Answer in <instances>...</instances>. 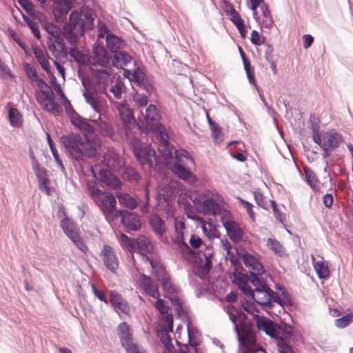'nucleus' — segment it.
Returning a JSON list of instances; mask_svg holds the SVG:
<instances>
[{"label": "nucleus", "instance_id": "nucleus-15", "mask_svg": "<svg viewBox=\"0 0 353 353\" xmlns=\"http://www.w3.org/2000/svg\"><path fill=\"white\" fill-rule=\"evenodd\" d=\"M251 299H254L258 304L262 305H268L272 300L277 303H279V300H280L276 292L268 285L265 288H254Z\"/></svg>", "mask_w": 353, "mask_h": 353}, {"label": "nucleus", "instance_id": "nucleus-22", "mask_svg": "<svg viewBox=\"0 0 353 353\" xmlns=\"http://www.w3.org/2000/svg\"><path fill=\"white\" fill-rule=\"evenodd\" d=\"M256 327L259 330L263 331L266 334L272 337L275 335L276 324L270 319L256 315L254 317Z\"/></svg>", "mask_w": 353, "mask_h": 353}, {"label": "nucleus", "instance_id": "nucleus-62", "mask_svg": "<svg viewBox=\"0 0 353 353\" xmlns=\"http://www.w3.org/2000/svg\"><path fill=\"white\" fill-rule=\"evenodd\" d=\"M259 275H251L250 282L254 287V288H265L268 285L263 279H261L258 277Z\"/></svg>", "mask_w": 353, "mask_h": 353}, {"label": "nucleus", "instance_id": "nucleus-63", "mask_svg": "<svg viewBox=\"0 0 353 353\" xmlns=\"http://www.w3.org/2000/svg\"><path fill=\"white\" fill-rule=\"evenodd\" d=\"M277 345L280 353H295L288 341H279Z\"/></svg>", "mask_w": 353, "mask_h": 353}, {"label": "nucleus", "instance_id": "nucleus-26", "mask_svg": "<svg viewBox=\"0 0 353 353\" xmlns=\"http://www.w3.org/2000/svg\"><path fill=\"white\" fill-rule=\"evenodd\" d=\"M200 207L201 208V210L203 212V214L206 215L214 216L217 214L222 213V209L220 208V205L218 203V202L215 201L212 198L205 199L200 205Z\"/></svg>", "mask_w": 353, "mask_h": 353}, {"label": "nucleus", "instance_id": "nucleus-46", "mask_svg": "<svg viewBox=\"0 0 353 353\" xmlns=\"http://www.w3.org/2000/svg\"><path fill=\"white\" fill-rule=\"evenodd\" d=\"M228 314L230 316V320L234 325V328L236 330H239L240 326L238 323V320L241 319V313L232 305L228 306L227 309Z\"/></svg>", "mask_w": 353, "mask_h": 353}, {"label": "nucleus", "instance_id": "nucleus-58", "mask_svg": "<svg viewBox=\"0 0 353 353\" xmlns=\"http://www.w3.org/2000/svg\"><path fill=\"white\" fill-rule=\"evenodd\" d=\"M157 300L156 301L155 303H154V306L160 312V313L163 315L165 314H168V311H169V306L168 305L165 304V303L164 302V301L161 299H159V297L157 298Z\"/></svg>", "mask_w": 353, "mask_h": 353}, {"label": "nucleus", "instance_id": "nucleus-42", "mask_svg": "<svg viewBox=\"0 0 353 353\" xmlns=\"http://www.w3.org/2000/svg\"><path fill=\"white\" fill-rule=\"evenodd\" d=\"M120 242L121 245L129 252H133L137 250V239H131L125 234H121Z\"/></svg>", "mask_w": 353, "mask_h": 353}, {"label": "nucleus", "instance_id": "nucleus-61", "mask_svg": "<svg viewBox=\"0 0 353 353\" xmlns=\"http://www.w3.org/2000/svg\"><path fill=\"white\" fill-rule=\"evenodd\" d=\"M242 307L245 312L250 314L254 315V316L257 315L256 313L259 312L256 304L252 302L247 301L245 303L242 305Z\"/></svg>", "mask_w": 353, "mask_h": 353}, {"label": "nucleus", "instance_id": "nucleus-64", "mask_svg": "<svg viewBox=\"0 0 353 353\" xmlns=\"http://www.w3.org/2000/svg\"><path fill=\"white\" fill-rule=\"evenodd\" d=\"M46 30L48 33L53 36L54 38H57L61 33L60 28L52 23L46 24Z\"/></svg>", "mask_w": 353, "mask_h": 353}, {"label": "nucleus", "instance_id": "nucleus-31", "mask_svg": "<svg viewBox=\"0 0 353 353\" xmlns=\"http://www.w3.org/2000/svg\"><path fill=\"white\" fill-rule=\"evenodd\" d=\"M117 331L121 345L133 340L132 332L125 322L120 323Z\"/></svg>", "mask_w": 353, "mask_h": 353}, {"label": "nucleus", "instance_id": "nucleus-49", "mask_svg": "<svg viewBox=\"0 0 353 353\" xmlns=\"http://www.w3.org/2000/svg\"><path fill=\"white\" fill-rule=\"evenodd\" d=\"M353 322V312L350 314L335 320V325L340 328L347 327L350 323Z\"/></svg>", "mask_w": 353, "mask_h": 353}, {"label": "nucleus", "instance_id": "nucleus-54", "mask_svg": "<svg viewBox=\"0 0 353 353\" xmlns=\"http://www.w3.org/2000/svg\"><path fill=\"white\" fill-rule=\"evenodd\" d=\"M20 6L31 16H35V10L33 4L28 0H17Z\"/></svg>", "mask_w": 353, "mask_h": 353}, {"label": "nucleus", "instance_id": "nucleus-37", "mask_svg": "<svg viewBox=\"0 0 353 353\" xmlns=\"http://www.w3.org/2000/svg\"><path fill=\"white\" fill-rule=\"evenodd\" d=\"M124 74L128 77L130 81L137 83L146 78L145 72L139 67L135 68L133 70H124Z\"/></svg>", "mask_w": 353, "mask_h": 353}, {"label": "nucleus", "instance_id": "nucleus-51", "mask_svg": "<svg viewBox=\"0 0 353 353\" xmlns=\"http://www.w3.org/2000/svg\"><path fill=\"white\" fill-rule=\"evenodd\" d=\"M140 88L146 92L147 95H151L154 90L153 83L147 77L137 83Z\"/></svg>", "mask_w": 353, "mask_h": 353}, {"label": "nucleus", "instance_id": "nucleus-41", "mask_svg": "<svg viewBox=\"0 0 353 353\" xmlns=\"http://www.w3.org/2000/svg\"><path fill=\"white\" fill-rule=\"evenodd\" d=\"M110 92L112 93L116 99H121L122 94L126 92L125 83L121 79H117L115 83L110 88Z\"/></svg>", "mask_w": 353, "mask_h": 353}, {"label": "nucleus", "instance_id": "nucleus-1", "mask_svg": "<svg viewBox=\"0 0 353 353\" xmlns=\"http://www.w3.org/2000/svg\"><path fill=\"white\" fill-rule=\"evenodd\" d=\"M90 70L96 79V85L90 77L81 74L79 79L84 88L83 95L85 101L91 105L94 110L101 114L103 101L99 98L98 92H105L109 82L112 81L113 77L111 74L110 67L97 69L92 67V70Z\"/></svg>", "mask_w": 353, "mask_h": 353}, {"label": "nucleus", "instance_id": "nucleus-52", "mask_svg": "<svg viewBox=\"0 0 353 353\" xmlns=\"http://www.w3.org/2000/svg\"><path fill=\"white\" fill-rule=\"evenodd\" d=\"M24 21L27 23L35 37L38 39L41 38V34L39 30V25L37 22L30 19L28 17L23 15Z\"/></svg>", "mask_w": 353, "mask_h": 353}, {"label": "nucleus", "instance_id": "nucleus-33", "mask_svg": "<svg viewBox=\"0 0 353 353\" xmlns=\"http://www.w3.org/2000/svg\"><path fill=\"white\" fill-rule=\"evenodd\" d=\"M33 52L37 61L39 63L42 68L49 74H51L50 64L48 59V54L46 51L41 48H35Z\"/></svg>", "mask_w": 353, "mask_h": 353}, {"label": "nucleus", "instance_id": "nucleus-8", "mask_svg": "<svg viewBox=\"0 0 353 353\" xmlns=\"http://www.w3.org/2000/svg\"><path fill=\"white\" fill-rule=\"evenodd\" d=\"M134 155L140 164L148 165L150 167L152 165V158L154 157L155 152L150 145L143 144L139 139L134 136L131 140Z\"/></svg>", "mask_w": 353, "mask_h": 353}, {"label": "nucleus", "instance_id": "nucleus-18", "mask_svg": "<svg viewBox=\"0 0 353 353\" xmlns=\"http://www.w3.org/2000/svg\"><path fill=\"white\" fill-rule=\"evenodd\" d=\"M236 331L238 334L241 343L243 346L249 348V350H252L251 348L254 347L255 345L256 336L251 326L246 323H241L239 330Z\"/></svg>", "mask_w": 353, "mask_h": 353}, {"label": "nucleus", "instance_id": "nucleus-48", "mask_svg": "<svg viewBox=\"0 0 353 353\" xmlns=\"http://www.w3.org/2000/svg\"><path fill=\"white\" fill-rule=\"evenodd\" d=\"M133 101L139 108H145L148 103V97L146 94L136 92Z\"/></svg>", "mask_w": 353, "mask_h": 353}, {"label": "nucleus", "instance_id": "nucleus-25", "mask_svg": "<svg viewBox=\"0 0 353 353\" xmlns=\"http://www.w3.org/2000/svg\"><path fill=\"white\" fill-rule=\"evenodd\" d=\"M116 108L119 112V117L124 123H133V125L137 128L134 124V118L133 112L130 105L125 101L117 103L115 105Z\"/></svg>", "mask_w": 353, "mask_h": 353}, {"label": "nucleus", "instance_id": "nucleus-4", "mask_svg": "<svg viewBox=\"0 0 353 353\" xmlns=\"http://www.w3.org/2000/svg\"><path fill=\"white\" fill-rule=\"evenodd\" d=\"M88 192L109 223L114 221L117 200L112 193L99 188L95 181L87 183Z\"/></svg>", "mask_w": 353, "mask_h": 353}, {"label": "nucleus", "instance_id": "nucleus-29", "mask_svg": "<svg viewBox=\"0 0 353 353\" xmlns=\"http://www.w3.org/2000/svg\"><path fill=\"white\" fill-rule=\"evenodd\" d=\"M48 46L49 50L55 58L64 57L66 55L63 43L57 38L50 39L48 41Z\"/></svg>", "mask_w": 353, "mask_h": 353}, {"label": "nucleus", "instance_id": "nucleus-21", "mask_svg": "<svg viewBox=\"0 0 353 353\" xmlns=\"http://www.w3.org/2000/svg\"><path fill=\"white\" fill-rule=\"evenodd\" d=\"M139 281L141 288L148 295L153 298H158L159 296L158 285L150 276L141 274L139 277Z\"/></svg>", "mask_w": 353, "mask_h": 353}, {"label": "nucleus", "instance_id": "nucleus-56", "mask_svg": "<svg viewBox=\"0 0 353 353\" xmlns=\"http://www.w3.org/2000/svg\"><path fill=\"white\" fill-rule=\"evenodd\" d=\"M132 123H123L121 126H119L118 128V134L121 139H130V125Z\"/></svg>", "mask_w": 353, "mask_h": 353}, {"label": "nucleus", "instance_id": "nucleus-59", "mask_svg": "<svg viewBox=\"0 0 353 353\" xmlns=\"http://www.w3.org/2000/svg\"><path fill=\"white\" fill-rule=\"evenodd\" d=\"M121 345L127 353H137L141 349V347L137 343H135L133 340L128 341Z\"/></svg>", "mask_w": 353, "mask_h": 353}, {"label": "nucleus", "instance_id": "nucleus-24", "mask_svg": "<svg viewBox=\"0 0 353 353\" xmlns=\"http://www.w3.org/2000/svg\"><path fill=\"white\" fill-rule=\"evenodd\" d=\"M110 301L112 305L125 314H128L130 311V307L121 295L116 290L110 292Z\"/></svg>", "mask_w": 353, "mask_h": 353}, {"label": "nucleus", "instance_id": "nucleus-60", "mask_svg": "<svg viewBox=\"0 0 353 353\" xmlns=\"http://www.w3.org/2000/svg\"><path fill=\"white\" fill-rule=\"evenodd\" d=\"M124 177L130 181L137 182L140 179V176L134 169H127L124 173Z\"/></svg>", "mask_w": 353, "mask_h": 353}, {"label": "nucleus", "instance_id": "nucleus-12", "mask_svg": "<svg viewBox=\"0 0 353 353\" xmlns=\"http://www.w3.org/2000/svg\"><path fill=\"white\" fill-rule=\"evenodd\" d=\"M221 222L226 230L228 236L233 242L238 243L243 239V230L241 228L239 223L230 219V212L228 211L223 210Z\"/></svg>", "mask_w": 353, "mask_h": 353}, {"label": "nucleus", "instance_id": "nucleus-6", "mask_svg": "<svg viewBox=\"0 0 353 353\" xmlns=\"http://www.w3.org/2000/svg\"><path fill=\"white\" fill-rule=\"evenodd\" d=\"M314 141L319 144L324 151V155L327 157L332 150L339 147L342 140V136L334 130L325 132L322 135L316 132L313 134Z\"/></svg>", "mask_w": 353, "mask_h": 353}, {"label": "nucleus", "instance_id": "nucleus-39", "mask_svg": "<svg viewBox=\"0 0 353 353\" xmlns=\"http://www.w3.org/2000/svg\"><path fill=\"white\" fill-rule=\"evenodd\" d=\"M106 46L113 53L116 50H120L123 46V41L118 37L112 34H108L106 36Z\"/></svg>", "mask_w": 353, "mask_h": 353}, {"label": "nucleus", "instance_id": "nucleus-16", "mask_svg": "<svg viewBox=\"0 0 353 353\" xmlns=\"http://www.w3.org/2000/svg\"><path fill=\"white\" fill-rule=\"evenodd\" d=\"M120 216L121 222L128 230L135 231L141 228L139 219L134 213L125 210H119L115 213L114 221Z\"/></svg>", "mask_w": 353, "mask_h": 353}, {"label": "nucleus", "instance_id": "nucleus-34", "mask_svg": "<svg viewBox=\"0 0 353 353\" xmlns=\"http://www.w3.org/2000/svg\"><path fill=\"white\" fill-rule=\"evenodd\" d=\"M292 336V327L290 325H284L281 326L276 325L275 335L272 337L279 341H288Z\"/></svg>", "mask_w": 353, "mask_h": 353}, {"label": "nucleus", "instance_id": "nucleus-38", "mask_svg": "<svg viewBox=\"0 0 353 353\" xmlns=\"http://www.w3.org/2000/svg\"><path fill=\"white\" fill-rule=\"evenodd\" d=\"M230 16L231 21L238 29L240 34L243 38H245L246 37L247 32L243 20L241 19L240 14L235 10H233L231 12Z\"/></svg>", "mask_w": 353, "mask_h": 353}, {"label": "nucleus", "instance_id": "nucleus-55", "mask_svg": "<svg viewBox=\"0 0 353 353\" xmlns=\"http://www.w3.org/2000/svg\"><path fill=\"white\" fill-rule=\"evenodd\" d=\"M71 241L83 253H85L88 251V245L85 244L83 240V238L80 236L79 234L76 236H73V239H71Z\"/></svg>", "mask_w": 353, "mask_h": 353}, {"label": "nucleus", "instance_id": "nucleus-10", "mask_svg": "<svg viewBox=\"0 0 353 353\" xmlns=\"http://www.w3.org/2000/svg\"><path fill=\"white\" fill-rule=\"evenodd\" d=\"M61 139L72 157L79 163H81V160H82L81 145L83 137L80 134H71L62 136Z\"/></svg>", "mask_w": 353, "mask_h": 353}, {"label": "nucleus", "instance_id": "nucleus-40", "mask_svg": "<svg viewBox=\"0 0 353 353\" xmlns=\"http://www.w3.org/2000/svg\"><path fill=\"white\" fill-rule=\"evenodd\" d=\"M312 260L314 267L317 273L318 276L320 279H325L330 274L327 264L323 259H321L319 261L315 262L314 256H312Z\"/></svg>", "mask_w": 353, "mask_h": 353}, {"label": "nucleus", "instance_id": "nucleus-32", "mask_svg": "<svg viewBox=\"0 0 353 353\" xmlns=\"http://www.w3.org/2000/svg\"><path fill=\"white\" fill-rule=\"evenodd\" d=\"M174 243L176 245L177 250L180 252L182 257L187 260L192 258L195 254L192 248L184 241L183 238H176L174 241Z\"/></svg>", "mask_w": 353, "mask_h": 353}, {"label": "nucleus", "instance_id": "nucleus-9", "mask_svg": "<svg viewBox=\"0 0 353 353\" xmlns=\"http://www.w3.org/2000/svg\"><path fill=\"white\" fill-rule=\"evenodd\" d=\"M38 103L42 108L54 115L62 112L61 106L54 101V94L52 90L48 91H38L36 94Z\"/></svg>", "mask_w": 353, "mask_h": 353}, {"label": "nucleus", "instance_id": "nucleus-11", "mask_svg": "<svg viewBox=\"0 0 353 353\" xmlns=\"http://www.w3.org/2000/svg\"><path fill=\"white\" fill-rule=\"evenodd\" d=\"M91 171L98 181L103 183L108 188L115 190L121 188V181L109 170L101 169L99 165H96L94 168H91Z\"/></svg>", "mask_w": 353, "mask_h": 353}, {"label": "nucleus", "instance_id": "nucleus-5", "mask_svg": "<svg viewBox=\"0 0 353 353\" xmlns=\"http://www.w3.org/2000/svg\"><path fill=\"white\" fill-rule=\"evenodd\" d=\"M174 153V163L171 168L172 172L179 179L190 183H195L196 177L189 168L190 164H194V160L190 153L183 149L175 150Z\"/></svg>", "mask_w": 353, "mask_h": 353}, {"label": "nucleus", "instance_id": "nucleus-36", "mask_svg": "<svg viewBox=\"0 0 353 353\" xmlns=\"http://www.w3.org/2000/svg\"><path fill=\"white\" fill-rule=\"evenodd\" d=\"M116 196L119 204L130 209H134L137 206V202L134 198L130 194L123 192H116Z\"/></svg>", "mask_w": 353, "mask_h": 353}, {"label": "nucleus", "instance_id": "nucleus-28", "mask_svg": "<svg viewBox=\"0 0 353 353\" xmlns=\"http://www.w3.org/2000/svg\"><path fill=\"white\" fill-rule=\"evenodd\" d=\"M307 183L310 188L316 192L323 191L324 183H321L316 174L308 168H303Z\"/></svg>", "mask_w": 353, "mask_h": 353}, {"label": "nucleus", "instance_id": "nucleus-47", "mask_svg": "<svg viewBox=\"0 0 353 353\" xmlns=\"http://www.w3.org/2000/svg\"><path fill=\"white\" fill-rule=\"evenodd\" d=\"M137 249L150 252L152 249V245L149 239L145 236H139L137 239Z\"/></svg>", "mask_w": 353, "mask_h": 353}, {"label": "nucleus", "instance_id": "nucleus-19", "mask_svg": "<svg viewBox=\"0 0 353 353\" xmlns=\"http://www.w3.org/2000/svg\"><path fill=\"white\" fill-rule=\"evenodd\" d=\"M103 165L112 171L119 170L124 165L123 161L114 151L108 150L103 157Z\"/></svg>", "mask_w": 353, "mask_h": 353}, {"label": "nucleus", "instance_id": "nucleus-44", "mask_svg": "<svg viewBox=\"0 0 353 353\" xmlns=\"http://www.w3.org/2000/svg\"><path fill=\"white\" fill-rule=\"evenodd\" d=\"M266 246L276 255L282 256L283 254V247L275 239L268 238L266 241Z\"/></svg>", "mask_w": 353, "mask_h": 353}, {"label": "nucleus", "instance_id": "nucleus-35", "mask_svg": "<svg viewBox=\"0 0 353 353\" xmlns=\"http://www.w3.org/2000/svg\"><path fill=\"white\" fill-rule=\"evenodd\" d=\"M61 227L70 240L79 234L76 224L68 218L61 221Z\"/></svg>", "mask_w": 353, "mask_h": 353}, {"label": "nucleus", "instance_id": "nucleus-50", "mask_svg": "<svg viewBox=\"0 0 353 353\" xmlns=\"http://www.w3.org/2000/svg\"><path fill=\"white\" fill-rule=\"evenodd\" d=\"M185 218L183 216H178L175 219L174 227L179 236L177 238H183V230L185 228Z\"/></svg>", "mask_w": 353, "mask_h": 353}, {"label": "nucleus", "instance_id": "nucleus-45", "mask_svg": "<svg viewBox=\"0 0 353 353\" xmlns=\"http://www.w3.org/2000/svg\"><path fill=\"white\" fill-rule=\"evenodd\" d=\"M10 123L13 127H19L22 123L21 117L19 111L14 108H10L8 111Z\"/></svg>", "mask_w": 353, "mask_h": 353}, {"label": "nucleus", "instance_id": "nucleus-23", "mask_svg": "<svg viewBox=\"0 0 353 353\" xmlns=\"http://www.w3.org/2000/svg\"><path fill=\"white\" fill-rule=\"evenodd\" d=\"M92 122L96 125V129L99 134L103 137L114 140V131L110 123L103 121L101 118V115H99L98 119L93 120Z\"/></svg>", "mask_w": 353, "mask_h": 353}, {"label": "nucleus", "instance_id": "nucleus-43", "mask_svg": "<svg viewBox=\"0 0 353 353\" xmlns=\"http://www.w3.org/2000/svg\"><path fill=\"white\" fill-rule=\"evenodd\" d=\"M261 10L263 14L262 25L264 28H271L273 25V19L272 18L270 12L266 4L263 3L261 6Z\"/></svg>", "mask_w": 353, "mask_h": 353}, {"label": "nucleus", "instance_id": "nucleus-7", "mask_svg": "<svg viewBox=\"0 0 353 353\" xmlns=\"http://www.w3.org/2000/svg\"><path fill=\"white\" fill-rule=\"evenodd\" d=\"M101 148V140L98 136H94L92 138H89L86 134L83 137L81 148L82 150V160H81L80 165L88 168L91 171L92 168L85 158H94L97 156Z\"/></svg>", "mask_w": 353, "mask_h": 353}, {"label": "nucleus", "instance_id": "nucleus-30", "mask_svg": "<svg viewBox=\"0 0 353 353\" xmlns=\"http://www.w3.org/2000/svg\"><path fill=\"white\" fill-rule=\"evenodd\" d=\"M113 54L112 65L117 68H123L132 60V57L124 51L116 50Z\"/></svg>", "mask_w": 353, "mask_h": 353}, {"label": "nucleus", "instance_id": "nucleus-20", "mask_svg": "<svg viewBox=\"0 0 353 353\" xmlns=\"http://www.w3.org/2000/svg\"><path fill=\"white\" fill-rule=\"evenodd\" d=\"M32 169L35 172L38 180L39 188L41 191L45 192L48 195L50 194V179L47 174V171L44 168H41L37 161L35 164L32 165Z\"/></svg>", "mask_w": 353, "mask_h": 353}, {"label": "nucleus", "instance_id": "nucleus-13", "mask_svg": "<svg viewBox=\"0 0 353 353\" xmlns=\"http://www.w3.org/2000/svg\"><path fill=\"white\" fill-rule=\"evenodd\" d=\"M88 64L90 70H92V67L95 69L109 67L110 57L106 50L99 45L95 46L93 54L88 58Z\"/></svg>", "mask_w": 353, "mask_h": 353}, {"label": "nucleus", "instance_id": "nucleus-27", "mask_svg": "<svg viewBox=\"0 0 353 353\" xmlns=\"http://www.w3.org/2000/svg\"><path fill=\"white\" fill-rule=\"evenodd\" d=\"M150 224L152 231L158 236H162L167 231L165 221L156 214L150 216Z\"/></svg>", "mask_w": 353, "mask_h": 353}, {"label": "nucleus", "instance_id": "nucleus-57", "mask_svg": "<svg viewBox=\"0 0 353 353\" xmlns=\"http://www.w3.org/2000/svg\"><path fill=\"white\" fill-rule=\"evenodd\" d=\"M154 274L159 282L170 276L165 266L163 265H159L158 267H157V269L154 271Z\"/></svg>", "mask_w": 353, "mask_h": 353}, {"label": "nucleus", "instance_id": "nucleus-17", "mask_svg": "<svg viewBox=\"0 0 353 353\" xmlns=\"http://www.w3.org/2000/svg\"><path fill=\"white\" fill-rule=\"evenodd\" d=\"M100 257L105 266L111 272H114L119 267V259L114 250L105 244L100 252Z\"/></svg>", "mask_w": 353, "mask_h": 353}, {"label": "nucleus", "instance_id": "nucleus-3", "mask_svg": "<svg viewBox=\"0 0 353 353\" xmlns=\"http://www.w3.org/2000/svg\"><path fill=\"white\" fill-rule=\"evenodd\" d=\"M94 18L90 10H73L70 14L69 21L63 29L64 38L72 46L77 43L78 37L84 32L92 30Z\"/></svg>", "mask_w": 353, "mask_h": 353}, {"label": "nucleus", "instance_id": "nucleus-2", "mask_svg": "<svg viewBox=\"0 0 353 353\" xmlns=\"http://www.w3.org/2000/svg\"><path fill=\"white\" fill-rule=\"evenodd\" d=\"M143 117V123L148 130L156 133L158 139L159 150L164 158H170L173 154V145L168 141V134L164 125L159 123L161 119V112L154 104H150L145 109V112L141 111Z\"/></svg>", "mask_w": 353, "mask_h": 353}, {"label": "nucleus", "instance_id": "nucleus-53", "mask_svg": "<svg viewBox=\"0 0 353 353\" xmlns=\"http://www.w3.org/2000/svg\"><path fill=\"white\" fill-rule=\"evenodd\" d=\"M254 199H255V201L256 203V204L265 209V210H267L268 208V202L266 201L265 196L263 195V194L259 191V190H256L254 192Z\"/></svg>", "mask_w": 353, "mask_h": 353}, {"label": "nucleus", "instance_id": "nucleus-14", "mask_svg": "<svg viewBox=\"0 0 353 353\" xmlns=\"http://www.w3.org/2000/svg\"><path fill=\"white\" fill-rule=\"evenodd\" d=\"M241 258L251 275H263L265 273V268L256 255L245 250L241 253Z\"/></svg>", "mask_w": 353, "mask_h": 353}]
</instances>
